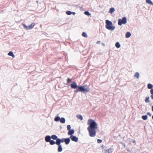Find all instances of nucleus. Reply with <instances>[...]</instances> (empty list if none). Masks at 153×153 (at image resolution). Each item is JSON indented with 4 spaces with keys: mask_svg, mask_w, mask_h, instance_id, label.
Masks as SVG:
<instances>
[{
    "mask_svg": "<svg viewBox=\"0 0 153 153\" xmlns=\"http://www.w3.org/2000/svg\"><path fill=\"white\" fill-rule=\"evenodd\" d=\"M87 124L89 126L87 129L90 136L91 137H95L96 133V130L97 128V123L94 120L90 119L88 120Z\"/></svg>",
    "mask_w": 153,
    "mask_h": 153,
    "instance_id": "nucleus-1",
    "label": "nucleus"
},
{
    "mask_svg": "<svg viewBox=\"0 0 153 153\" xmlns=\"http://www.w3.org/2000/svg\"><path fill=\"white\" fill-rule=\"evenodd\" d=\"M105 27L107 29L113 30L115 29V27L112 25V23L110 21L106 20L105 21Z\"/></svg>",
    "mask_w": 153,
    "mask_h": 153,
    "instance_id": "nucleus-2",
    "label": "nucleus"
},
{
    "mask_svg": "<svg viewBox=\"0 0 153 153\" xmlns=\"http://www.w3.org/2000/svg\"><path fill=\"white\" fill-rule=\"evenodd\" d=\"M79 91L84 93H87L89 91L90 89L89 87H86L85 85L78 87Z\"/></svg>",
    "mask_w": 153,
    "mask_h": 153,
    "instance_id": "nucleus-3",
    "label": "nucleus"
},
{
    "mask_svg": "<svg viewBox=\"0 0 153 153\" xmlns=\"http://www.w3.org/2000/svg\"><path fill=\"white\" fill-rule=\"evenodd\" d=\"M127 22L126 17H123L122 19H119L118 20V25L120 26H121L123 24L125 25Z\"/></svg>",
    "mask_w": 153,
    "mask_h": 153,
    "instance_id": "nucleus-4",
    "label": "nucleus"
},
{
    "mask_svg": "<svg viewBox=\"0 0 153 153\" xmlns=\"http://www.w3.org/2000/svg\"><path fill=\"white\" fill-rule=\"evenodd\" d=\"M70 138L74 141L77 142L78 141V138L75 136L71 135L70 137Z\"/></svg>",
    "mask_w": 153,
    "mask_h": 153,
    "instance_id": "nucleus-5",
    "label": "nucleus"
},
{
    "mask_svg": "<svg viewBox=\"0 0 153 153\" xmlns=\"http://www.w3.org/2000/svg\"><path fill=\"white\" fill-rule=\"evenodd\" d=\"M65 138H62L61 139L59 138L57 139V141H56V143L61 144V143L65 142Z\"/></svg>",
    "mask_w": 153,
    "mask_h": 153,
    "instance_id": "nucleus-6",
    "label": "nucleus"
},
{
    "mask_svg": "<svg viewBox=\"0 0 153 153\" xmlns=\"http://www.w3.org/2000/svg\"><path fill=\"white\" fill-rule=\"evenodd\" d=\"M71 87L72 88L74 89H76L78 87L75 81H74L72 82V84L71 85Z\"/></svg>",
    "mask_w": 153,
    "mask_h": 153,
    "instance_id": "nucleus-7",
    "label": "nucleus"
},
{
    "mask_svg": "<svg viewBox=\"0 0 153 153\" xmlns=\"http://www.w3.org/2000/svg\"><path fill=\"white\" fill-rule=\"evenodd\" d=\"M51 137L50 136L47 135L45 137V140L47 142H49L51 140Z\"/></svg>",
    "mask_w": 153,
    "mask_h": 153,
    "instance_id": "nucleus-8",
    "label": "nucleus"
},
{
    "mask_svg": "<svg viewBox=\"0 0 153 153\" xmlns=\"http://www.w3.org/2000/svg\"><path fill=\"white\" fill-rule=\"evenodd\" d=\"M57 145L58 146V151L59 152H61L62 151V148L61 144H59L58 143H56Z\"/></svg>",
    "mask_w": 153,
    "mask_h": 153,
    "instance_id": "nucleus-9",
    "label": "nucleus"
},
{
    "mask_svg": "<svg viewBox=\"0 0 153 153\" xmlns=\"http://www.w3.org/2000/svg\"><path fill=\"white\" fill-rule=\"evenodd\" d=\"M74 131L73 129H71L69 130L68 132V134L69 135H72L74 134Z\"/></svg>",
    "mask_w": 153,
    "mask_h": 153,
    "instance_id": "nucleus-10",
    "label": "nucleus"
},
{
    "mask_svg": "<svg viewBox=\"0 0 153 153\" xmlns=\"http://www.w3.org/2000/svg\"><path fill=\"white\" fill-rule=\"evenodd\" d=\"M35 25V24L32 23L30 25L27 26V29L30 30L32 29Z\"/></svg>",
    "mask_w": 153,
    "mask_h": 153,
    "instance_id": "nucleus-11",
    "label": "nucleus"
},
{
    "mask_svg": "<svg viewBox=\"0 0 153 153\" xmlns=\"http://www.w3.org/2000/svg\"><path fill=\"white\" fill-rule=\"evenodd\" d=\"M70 142V138H68L65 139V143L66 144H68Z\"/></svg>",
    "mask_w": 153,
    "mask_h": 153,
    "instance_id": "nucleus-12",
    "label": "nucleus"
},
{
    "mask_svg": "<svg viewBox=\"0 0 153 153\" xmlns=\"http://www.w3.org/2000/svg\"><path fill=\"white\" fill-rule=\"evenodd\" d=\"M51 137V138L54 140H56V141H57V139H59L57 137L56 135H52Z\"/></svg>",
    "mask_w": 153,
    "mask_h": 153,
    "instance_id": "nucleus-13",
    "label": "nucleus"
},
{
    "mask_svg": "<svg viewBox=\"0 0 153 153\" xmlns=\"http://www.w3.org/2000/svg\"><path fill=\"white\" fill-rule=\"evenodd\" d=\"M61 123H64L65 122V120L64 118L62 117L60 118V121Z\"/></svg>",
    "mask_w": 153,
    "mask_h": 153,
    "instance_id": "nucleus-14",
    "label": "nucleus"
},
{
    "mask_svg": "<svg viewBox=\"0 0 153 153\" xmlns=\"http://www.w3.org/2000/svg\"><path fill=\"white\" fill-rule=\"evenodd\" d=\"M131 34L129 32H127L126 34V38H128L131 36Z\"/></svg>",
    "mask_w": 153,
    "mask_h": 153,
    "instance_id": "nucleus-15",
    "label": "nucleus"
},
{
    "mask_svg": "<svg viewBox=\"0 0 153 153\" xmlns=\"http://www.w3.org/2000/svg\"><path fill=\"white\" fill-rule=\"evenodd\" d=\"M153 87V85L149 83L147 85V88L149 89H152Z\"/></svg>",
    "mask_w": 153,
    "mask_h": 153,
    "instance_id": "nucleus-16",
    "label": "nucleus"
},
{
    "mask_svg": "<svg viewBox=\"0 0 153 153\" xmlns=\"http://www.w3.org/2000/svg\"><path fill=\"white\" fill-rule=\"evenodd\" d=\"M8 55L10 56H11L13 58H14L15 57V55L13 54V52L12 51H10L8 53Z\"/></svg>",
    "mask_w": 153,
    "mask_h": 153,
    "instance_id": "nucleus-17",
    "label": "nucleus"
},
{
    "mask_svg": "<svg viewBox=\"0 0 153 153\" xmlns=\"http://www.w3.org/2000/svg\"><path fill=\"white\" fill-rule=\"evenodd\" d=\"M49 142L51 145H53L55 144H56V141L55 142L54 140H51Z\"/></svg>",
    "mask_w": 153,
    "mask_h": 153,
    "instance_id": "nucleus-18",
    "label": "nucleus"
},
{
    "mask_svg": "<svg viewBox=\"0 0 153 153\" xmlns=\"http://www.w3.org/2000/svg\"><path fill=\"white\" fill-rule=\"evenodd\" d=\"M115 10L114 7H111L110 8L109 12L112 14L115 11Z\"/></svg>",
    "mask_w": 153,
    "mask_h": 153,
    "instance_id": "nucleus-19",
    "label": "nucleus"
},
{
    "mask_svg": "<svg viewBox=\"0 0 153 153\" xmlns=\"http://www.w3.org/2000/svg\"><path fill=\"white\" fill-rule=\"evenodd\" d=\"M146 2L147 3L151 5H153V3L151 0H146Z\"/></svg>",
    "mask_w": 153,
    "mask_h": 153,
    "instance_id": "nucleus-20",
    "label": "nucleus"
},
{
    "mask_svg": "<svg viewBox=\"0 0 153 153\" xmlns=\"http://www.w3.org/2000/svg\"><path fill=\"white\" fill-rule=\"evenodd\" d=\"M60 118L59 117H56L54 118V120L56 122H58L60 121Z\"/></svg>",
    "mask_w": 153,
    "mask_h": 153,
    "instance_id": "nucleus-21",
    "label": "nucleus"
},
{
    "mask_svg": "<svg viewBox=\"0 0 153 153\" xmlns=\"http://www.w3.org/2000/svg\"><path fill=\"white\" fill-rule=\"evenodd\" d=\"M112 152L111 149L110 148L108 149L107 150H106L105 151V153H110Z\"/></svg>",
    "mask_w": 153,
    "mask_h": 153,
    "instance_id": "nucleus-22",
    "label": "nucleus"
},
{
    "mask_svg": "<svg viewBox=\"0 0 153 153\" xmlns=\"http://www.w3.org/2000/svg\"><path fill=\"white\" fill-rule=\"evenodd\" d=\"M115 46L117 48H119L120 47V45L119 42H117L115 44Z\"/></svg>",
    "mask_w": 153,
    "mask_h": 153,
    "instance_id": "nucleus-23",
    "label": "nucleus"
},
{
    "mask_svg": "<svg viewBox=\"0 0 153 153\" xmlns=\"http://www.w3.org/2000/svg\"><path fill=\"white\" fill-rule=\"evenodd\" d=\"M77 117L78 118L80 119L81 120H82L83 119V117L81 115L79 114L77 115Z\"/></svg>",
    "mask_w": 153,
    "mask_h": 153,
    "instance_id": "nucleus-24",
    "label": "nucleus"
},
{
    "mask_svg": "<svg viewBox=\"0 0 153 153\" xmlns=\"http://www.w3.org/2000/svg\"><path fill=\"white\" fill-rule=\"evenodd\" d=\"M143 119L144 120H146L148 118V116L147 115H143L142 117Z\"/></svg>",
    "mask_w": 153,
    "mask_h": 153,
    "instance_id": "nucleus-25",
    "label": "nucleus"
},
{
    "mask_svg": "<svg viewBox=\"0 0 153 153\" xmlns=\"http://www.w3.org/2000/svg\"><path fill=\"white\" fill-rule=\"evenodd\" d=\"M135 77H136L137 79L139 78V74L138 72H136L134 75Z\"/></svg>",
    "mask_w": 153,
    "mask_h": 153,
    "instance_id": "nucleus-26",
    "label": "nucleus"
},
{
    "mask_svg": "<svg viewBox=\"0 0 153 153\" xmlns=\"http://www.w3.org/2000/svg\"><path fill=\"white\" fill-rule=\"evenodd\" d=\"M82 35L83 37L85 38H87L88 37L87 34L84 32L82 33Z\"/></svg>",
    "mask_w": 153,
    "mask_h": 153,
    "instance_id": "nucleus-27",
    "label": "nucleus"
},
{
    "mask_svg": "<svg viewBox=\"0 0 153 153\" xmlns=\"http://www.w3.org/2000/svg\"><path fill=\"white\" fill-rule=\"evenodd\" d=\"M84 14L87 16H90L91 14L88 11H86L84 12Z\"/></svg>",
    "mask_w": 153,
    "mask_h": 153,
    "instance_id": "nucleus-28",
    "label": "nucleus"
},
{
    "mask_svg": "<svg viewBox=\"0 0 153 153\" xmlns=\"http://www.w3.org/2000/svg\"><path fill=\"white\" fill-rule=\"evenodd\" d=\"M149 97H146L145 100V102H146V103H148V102H149L150 101L149 100Z\"/></svg>",
    "mask_w": 153,
    "mask_h": 153,
    "instance_id": "nucleus-29",
    "label": "nucleus"
},
{
    "mask_svg": "<svg viewBox=\"0 0 153 153\" xmlns=\"http://www.w3.org/2000/svg\"><path fill=\"white\" fill-rule=\"evenodd\" d=\"M72 12L71 11H68L66 12V13L68 15H70L72 14Z\"/></svg>",
    "mask_w": 153,
    "mask_h": 153,
    "instance_id": "nucleus-30",
    "label": "nucleus"
},
{
    "mask_svg": "<svg viewBox=\"0 0 153 153\" xmlns=\"http://www.w3.org/2000/svg\"><path fill=\"white\" fill-rule=\"evenodd\" d=\"M67 128L68 130H69L71 129V126L70 125H68L67 126Z\"/></svg>",
    "mask_w": 153,
    "mask_h": 153,
    "instance_id": "nucleus-31",
    "label": "nucleus"
},
{
    "mask_svg": "<svg viewBox=\"0 0 153 153\" xmlns=\"http://www.w3.org/2000/svg\"><path fill=\"white\" fill-rule=\"evenodd\" d=\"M23 27L24 28L27 29V30H28L27 29V26H26L25 24H23Z\"/></svg>",
    "mask_w": 153,
    "mask_h": 153,
    "instance_id": "nucleus-32",
    "label": "nucleus"
},
{
    "mask_svg": "<svg viewBox=\"0 0 153 153\" xmlns=\"http://www.w3.org/2000/svg\"><path fill=\"white\" fill-rule=\"evenodd\" d=\"M97 142L98 143H100L102 142V140L100 139H98L97 140Z\"/></svg>",
    "mask_w": 153,
    "mask_h": 153,
    "instance_id": "nucleus-33",
    "label": "nucleus"
},
{
    "mask_svg": "<svg viewBox=\"0 0 153 153\" xmlns=\"http://www.w3.org/2000/svg\"><path fill=\"white\" fill-rule=\"evenodd\" d=\"M71 79L70 78H68L67 80V82L69 83L71 81Z\"/></svg>",
    "mask_w": 153,
    "mask_h": 153,
    "instance_id": "nucleus-34",
    "label": "nucleus"
},
{
    "mask_svg": "<svg viewBox=\"0 0 153 153\" xmlns=\"http://www.w3.org/2000/svg\"><path fill=\"white\" fill-rule=\"evenodd\" d=\"M150 93H151V94H153V88H152L151 90Z\"/></svg>",
    "mask_w": 153,
    "mask_h": 153,
    "instance_id": "nucleus-35",
    "label": "nucleus"
},
{
    "mask_svg": "<svg viewBox=\"0 0 153 153\" xmlns=\"http://www.w3.org/2000/svg\"><path fill=\"white\" fill-rule=\"evenodd\" d=\"M147 115H149L150 117H151L152 116V114L151 113H150V112H148L147 113Z\"/></svg>",
    "mask_w": 153,
    "mask_h": 153,
    "instance_id": "nucleus-36",
    "label": "nucleus"
},
{
    "mask_svg": "<svg viewBox=\"0 0 153 153\" xmlns=\"http://www.w3.org/2000/svg\"><path fill=\"white\" fill-rule=\"evenodd\" d=\"M79 91V88H78V89H76V90H75V92L76 93H77Z\"/></svg>",
    "mask_w": 153,
    "mask_h": 153,
    "instance_id": "nucleus-37",
    "label": "nucleus"
},
{
    "mask_svg": "<svg viewBox=\"0 0 153 153\" xmlns=\"http://www.w3.org/2000/svg\"><path fill=\"white\" fill-rule=\"evenodd\" d=\"M152 111L153 112V105H152ZM152 119L153 120V115L152 116Z\"/></svg>",
    "mask_w": 153,
    "mask_h": 153,
    "instance_id": "nucleus-38",
    "label": "nucleus"
},
{
    "mask_svg": "<svg viewBox=\"0 0 153 153\" xmlns=\"http://www.w3.org/2000/svg\"><path fill=\"white\" fill-rule=\"evenodd\" d=\"M151 98L153 100V94H151L150 96Z\"/></svg>",
    "mask_w": 153,
    "mask_h": 153,
    "instance_id": "nucleus-39",
    "label": "nucleus"
},
{
    "mask_svg": "<svg viewBox=\"0 0 153 153\" xmlns=\"http://www.w3.org/2000/svg\"><path fill=\"white\" fill-rule=\"evenodd\" d=\"M72 14L73 15H75L76 14V13H75V12H72Z\"/></svg>",
    "mask_w": 153,
    "mask_h": 153,
    "instance_id": "nucleus-40",
    "label": "nucleus"
},
{
    "mask_svg": "<svg viewBox=\"0 0 153 153\" xmlns=\"http://www.w3.org/2000/svg\"><path fill=\"white\" fill-rule=\"evenodd\" d=\"M100 41H97V43L99 44L100 43Z\"/></svg>",
    "mask_w": 153,
    "mask_h": 153,
    "instance_id": "nucleus-41",
    "label": "nucleus"
},
{
    "mask_svg": "<svg viewBox=\"0 0 153 153\" xmlns=\"http://www.w3.org/2000/svg\"><path fill=\"white\" fill-rule=\"evenodd\" d=\"M124 147H125L126 146L125 145H124Z\"/></svg>",
    "mask_w": 153,
    "mask_h": 153,
    "instance_id": "nucleus-42",
    "label": "nucleus"
},
{
    "mask_svg": "<svg viewBox=\"0 0 153 153\" xmlns=\"http://www.w3.org/2000/svg\"><path fill=\"white\" fill-rule=\"evenodd\" d=\"M135 142V141L134 140V142Z\"/></svg>",
    "mask_w": 153,
    "mask_h": 153,
    "instance_id": "nucleus-43",
    "label": "nucleus"
}]
</instances>
